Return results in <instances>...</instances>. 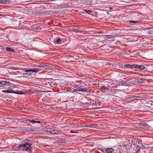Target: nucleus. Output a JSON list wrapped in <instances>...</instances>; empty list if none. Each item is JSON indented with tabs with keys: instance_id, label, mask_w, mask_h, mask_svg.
<instances>
[{
	"instance_id": "nucleus-1",
	"label": "nucleus",
	"mask_w": 153,
	"mask_h": 153,
	"mask_svg": "<svg viewBox=\"0 0 153 153\" xmlns=\"http://www.w3.org/2000/svg\"><path fill=\"white\" fill-rule=\"evenodd\" d=\"M13 151H21L23 150L32 153L33 149L32 144L30 140L26 139L22 141L21 143L18 146H13L12 147Z\"/></svg>"
},
{
	"instance_id": "nucleus-2",
	"label": "nucleus",
	"mask_w": 153,
	"mask_h": 153,
	"mask_svg": "<svg viewBox=\"0 0 153 153\" xmlns=\"http://www.w3.org/2000/svg\"><path fill=\"white\" fill-rule=\"evenodd\" d=\"M78 84H71L72 86L75 88L74 90V91H81L82 92H85L86 91L83 90L82 88L83 86L82 84L79 82H77Z\"/></svg>"
},
{
	"instance_id": "nucleus-3",
	"label": "nucleus",
	"mask_w": 153,
	"mask_h": 153,
	"mask_svg": "<svg viewBox=\"0 0 153 153\" xmlns=\"http://www.w3.org/2000/svg\"><path fill=\"white\" fill-rule=\"evenodd\" d=\"M2 91L4 92V93H14L17 94H24V92H23L20 91H14L13 90L10 89V90H3Z\"/></svg>"
},
{
	"instance_id": "nucleus-4",
	"label": "nucleus",
	"mask_w": 153,
	"mask_h": 153,
	"mask_svg": "<svg viewBox=\"0 0 153 153\" xmlns=\"http://www.w3.org/2000/svg\"><path fill=\"white\" fill-rule=\"evenodd\" d=\"M46 131L53 134H59V132L57 130L55 129L54 128H49L47 129Z\"/></svg>"
},
{
	"instance_id": "nucleus-5",
	"label": "nucleus",
	"mask_w": 153,
	"mask_h": 153,
	"mask_svg": "<svg viewBox=\"0 0 153 153\" xmlns=\"http://www.w3.org/2000/svg\"><path fill=\"white\" fill-rule=\"evenodd\" d=\"M25 121L27 122L30 123H41L42 125H44L45 124V123L42 121H37L34 120H31L29 119H26Z\"/></svg>"
},
{
	"instance_id": "nucleus-6",
	"label": "nucleus",
	"mask_w": 153,
	"mask_h": 153,
	"mask_svg": "<svg viewBox=\"0 0 153 153\" xmlns=\"http://www.w3.org/2000/svg\"><path fill=\"white\" fill-rule=\"evenodd\" d=\"M10 85V83L9 82L0 81V87H6L7 86Z\"/></svg>"
},
{
	"instance_id": "nucleus-7",
	"label": "nucleus",
	"mask_w": 153,
	"mask_h": 153,
	"mask_svg": "<svg viewBox=\"0 0 153 153\" xmlns=\"http://www.w3.org/2000/svg\"><path fill=\"white\" fill-rule=\"evenodd\" d=\"M41 69H39L38 68H34L31 69L25 70L24 71L26 72H36L39 71Z\"/></svg>"
},
{
	"instance_id": "nucleus-8",
	"label": "nucleus",
	"mask_w": 153,
	"mask_h": 153,
	"mask_svg": "<svg viewBox=\"0 0 153 153\" xmlns=\"http://www.w3.org/2000/svg\"><path fill=\"white\" fill-rule=\"evenodd\" d=\"M81 3L85 5H91V0H80Z\"/></svg>"
},
{
	"instance_id": "nucleus-9",
	"label": "nucleus",
	"mask_w": 153,
	"mask_h": 153,
	"mask_svg": "<svg viewBox=\"0 0 153 153\" xmlns=\"http://www.w3.org/2000/svg\"><path fill=\"white\" fill-rule=\"evenodd\" d=\"M54 43L55 44H61L62 43V40L61 39L58 38H56L54 39L53 40Z\"/></svg>"
},
{
	"instance_id": "nucleus-10",
	"label": "nucleus",
	"mask_w": 153,
	"mask_h": 153,
	"mask_svg": "<svg viewBox=\"0 0 153 153\" xmlns=\"http://www.w3.org/2000/svg\"><path fill=\"white\" fill-rule=\"evenodd\" d=\"M99 89L102 92H105L106 90H108V87L102 86L100 87Z\"/></svg>"
},
{
	"instance_id": "nucleus-11",
	"label": "nucleus",
	"mask_w": 153,
	"mask_h": 153,
	"mask_svg": "<svg viewBox=\"0 0 153 153\" xmlns=\"http://www.w3.org/2000/svg\"><path fill=\"white\" fill-rule=\"evenodd\" d=\"M104 36L105 37H104V38L107 39H110L117 37L115 35H104Z\"/></svg>"
},
{
	"instance_id": "nucleus-12",
	"label": "nucleus",
	"mask_w": 153,
	"mask_h": 153,
	"mask_svg": "<svg viewBox=\"0 0 153 153\" xmlns=\"http://www.w3.org/2000/svg\"><path fill=\"white\" fill-rule=\"evenodd\" d=\"M36 67H39L40 68H46L48 66L44 64H43L39 65H36Z\"/></svg>"
},
{
	"instance_id": "nucleus-13",
	"label": "nucleus",
	"mask_w": 153,
	"mask_h": 153,
	"mask_svg": "<svg viewBox=\"0 0 153 153\" xmlns=\"http://www.w3.org/2000/svg\"><path fill=\"white\" fill-rule=\"evenodd\" d=\"M134 68H137L139 69L143 70L145 69V68L143 66L140 65H135Z\"/></svg>"
},
{
	"instance_id": "nucleus-14",
	"label": "nucleus",
	"mask_w": 153,
	"mask_h": 153,
	"mask_svg": "<svg viewBox=\"0 0 153 153\" xmlns=\"http://www.w3.org/2000/svg\"><path fill=\"white\" fill-rule=\"evenodd\" d=\"M114 151V149L112 148H108L106 149V153H112Z\"/></svg>"
},
{
	"instance_id": "nucleus-15",
	"label": "nucleus",
	"mask_w": 153,
	"mask_h": 153,
	"mask_svg": "<svg viewBox=\"0 0 153 153\" xmlns=\"http://www.w3.org/2000/svg\"><path fill=\"white\" fill-rule=\"evenodd\" d=\"M135 66V65L128 64H125L124 65V67L127 68H134Z\"/></svg>"
},
{
	"instance_id": "nucleus-16",
	"label": "nucleus",
	"mask_w": 153,
	"mask_h": 153,
	"mask_svg": "<svg viewBox=\"0 0 153 153\" xmlns=\"http://www.w3.org/2000/svg\"><path fill=\"white\" fill-rule=\"evenodd\" d=\"M6 51L9 52H14L15 51L13 48H6Z\"/></svg>"
},
{
	"instance_id": "nucleus-17",
	"label": "nucleus",
	"mask_w": 153,
	"mask_h": 153,
	"mask_svg": "<svg viewBox=\"0 0 153 153\" xmlns=\"http://www.w3.org/2000/svg\"><path fill=\"white\" fill-rule=\"evenodd\" d=\"M140 147L137 146L135 148V151H136L137 152H138L140 151Z\"/></svg>"
},
{
	"instance_id": "nucleus-18",
	"label": "nucleus",
	"mask_w": 153,
	"mask_h": 153,
	"mask_svg": "<svg viewBox=\"0 0 153 153\" xmlns=\"http://www.w3.org/2000/svg\"><path fill=\"white\" fill-rule=\"evenodd\" d=\"M129 22H130L131 23H138L140 22L139 20H137V21H133V20H131Z\"/></svg>"
},
{
	"instance_id": "nucleus-19",
	"label": "nucleus",
	"mask_w": 153,
	"mask_h": 153,
	"mask_svg": "<svg viewBox=\"0 0 153 153\" xmlns=\"http://www.w3.org/2000/svg\"><path fill=\"white\" fill-rule=\"evenodd\" d=\"M85 12L88 14H90V13H92V11L91 10H85Z\"/></svg>"
},
{
	"instance_id": "nucleus-20",
	"label": "nucleus",
	"mask_w": 153,
	"mask_h": 153,
	"mask_svg": "<svg viewBox=\"0 0 153 153\" xmlns=\"http://www.w3.org/2000/svg\"><path fill=\"white\" fill-rule=\"evenodd\" d=\"M100 150L103 152V153H105V152H106V149H105L104 148H101Z\"/></svg>"
},
{
	"instance_id": "nucleus-21",
	"label": "nucleus",
	"mask_w": 153,
	"mask_h": 153,
	"mask_svg": "<svg viewBox=\"0 0 153 153\" xmlns=\"http://www.w3.org/2000/svg\"><path fill=\"white\" fill-rule=\"evenodd\" d=\"M129 99V98L125 99L123 100H123H124V101H125L126 102H130V101L129 100H128Z\"/></svg>"
},
{
	"instance_id": "nucleus-22",
	"label": "nucleus",
	"mask_w": 153,
	"mask_h": 153,
	"mask_svg": "<svg viewBox=\"0 0 153 153\" xmlns=\"http://www.w3.org/2000/svg\"><path fill=\"white\" fill-rule=\"evenodd\" d=\"M143 80V79H139V80H138V82H140V83H143V81H142V80Z\"/></svg>"
},
{
	"instance_id": "nucleus-23",
	"label": "nucleus",
	"mask_w": 153,
	"mask_h": 153,
	"mask_svg": "<svg viewBox=\"0 0 153 153\" xmlns=\"http://www.w3.org/2000/svg\"><path fill=\"white\" fill-rule=\"evenodd\" d=\"M70 133H76L77 132L76 131H70Z\"/></svg>"
},
{
	"instance_id": "nucleus-24",
	"label": "nucleus",
	"mask_w": 153,
	"mask_h": 153,
	"mask_svg": "<svg viewBox=\"0 0 153 153\" xmlns=\"http://www.w3.org/2000/svg\"><path fill=\"white\" fill-rule=\"evenodd\" d=\"M68 57H70V58H73V57H74V56H71V55H69L68 56Z\"/></svg>"
},
{
	"instance_id": "nucleus-25",
	"label": "nucleus",
	"mask_w": 153,
	"mask_h": 153,
	"mask_svg": "<svg viewBox=\"0 0 153 153\" xmlns=\"http://www.w3.org/2000/svg\"><path fill=\"white\" fill-rule=\"evenodd\" d=\"M60 141H61V143H63L64 142L63 140H61Z\"/></svg>"
},
{
	"instance_id": "nucleus-26",
	"label": "nucleus",
	"mask_w": 153,
	"mask_h": 153,
	"mask_svg": "<svg viewBox=\"0 0 153 153\" xmlns=\"http://www.w3.org/2000/svg\"><path fill=\"white\" fill-rule=\"evenodd\" d=\"M115 46H114L113 47H111V48H114L115 47Z\"/></svg>"
},
{
	"instance_id": "nucleus-27",
	"label": "nucleus",
	"mask_w": 153,
	"mask_h": 153,
	"mask_svg": "<svg viewBox=\"0 0 153 153\" xmlns=\"http://www.w3.org/2000/svg\"><path fill=\"white\" fill-rule=\"evenodd\" d=\"M31 74L30 73V74H29V75H30Z\"/></svg>"
},
{
	"instance_id": "nucleus-28",
	"label": "nucleus",
	"mask_w": 153,
	"mask_h": 153,
	"mask_svg": "<svg viewBox=\"0 0 153 153\" xmlns=\"http://www.w3.org/2000/svg\"><path fill=\"white\" fill-rule=\"evenodd\" d=\"M51 0H48V1H51Z\"/></svg>"
},
{
	"instance_id": "nucleus-29",
	"label": "nucleus",
	"mask_w": 153,
	"mask_h": 153,
	"mask_svg": "<svg viewBox=\"0 0 153 153\" xmlns=\"http://www.w3.org/2000/svg\"><path fill=\"white\" fill-rule=\"evenodd\" d=\"M137 153V152H136V153Z\"/></svg>"
}]
</instances>
